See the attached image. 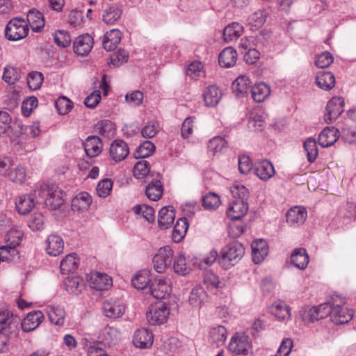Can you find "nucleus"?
Instances as JSON below:
<instances>
[{"instance_id":"1","label":"nucleus","mask_w":356,"mask_h":356,"mask_svg":"<svg viewBox=\"0 0 356 356\" xmlns=\"http://www.w3.org/2000/svg\"><path fill=\"white\" fill-rule=\"evenodd\" d=\"M33 196L37 202L44 201L46 207L51 210L58 209L64 203L63 191L54 185H41L35 190Z\"/></svg>"},{"instance_id":"2","label":"nucleus","mask_w":356,"mask_h":356,"mask_svg":"<svg viewBox=\"0 0 356 356\" xmlns=\"http://www.w3.org/2000/svg\"><path fill=\"white\" fill-rule=\"evenodd\" d=\"M221 256L218 263L224 269H229L236 265L243 257L245 248L238 241H233L226 245L221 250Z\"/></svg>"},{"instance_id":"3","label":"nucleus","mask_w":356,"mask_h":356,"mask_svg":"<svg viewBox=\"0 0 356 356\" xmlns=\"http://www.w3.org/2000/svg\"><path fill=\"white\" fill-rule=\"evenodd\" d=\"M24 131L22 122H15L11 124V118L6 111H0V135L7 134L12 141L17 140Z\"/></svg>"},{"instance_id":"4","label":"nucleus","mask_w":356,"mask_h":356,"mask_svg":"<svg viewBox=\"0 0 356 356\" xmlns=\"http://www.w3.org/2000/svg\"><path fill=\"white\" fill-rule=\"evenodd\" d=\"M26 21L21 18H13L7 24L5 29L6 38L10 41H17L26 37L29 33Z\"/></svg>"},{"instance_id":"5","label":"nucleus","mask_w":356,"mask_h":356,"mask_svg":"<svg viewBox=\"0 0 356 356\" xmlns=\"http://www.w3.org/2000/svg\"><path fill=\"white\" fill-rule=\"evenodd\" d=\"M169 311L163 302L151 305L149 307L146 318L149 324L152 325H161L165 323L168 317Z\"/></svg>"},{"instance_id":"6","label":"nucleus","mask_w":356,"mask_h":356,"mask_svg":"<svg viewBox=\"0 0 356 356\" xmlns=\"http://www.w3.org/2000/svg\"><path fill=\"white\" fill-rule=\"evenodd\" d=\"M173 257V251L170 246L161 248L152 259L153 267L154 270L162 273L165 268L171 264Z\"/></svg>"},{"instance_id":"7","label":"nucleus","mask_w":356,"mask_h":356,"mask_svg":"<svg viewBox=\"0 0 356 356\" xmlns=\"http://www.w3.org/2000/svg\"><path fill=\"white\" fill-rule=\"evenodd\" d=\"M250 347L249 337L243 333H236L229 344V350L236 355H248Z\"/></svg>"},{"instance_id":"8","label":"nucleus","mask_w":356,"mask_h":356,"mask_svg":"<svg viewBox=\"0 0 356 356\" xmlns=\"http://www.w3.org/2000/svg\"><path fill=\"white\" fill-rule=\"evenodd\" d=\"M344 100L342 97H334L328 102L326 106V113L324 120L326 123H331L343 113Z\"/></svg>"},{"instance_id":"9","label":"nucleus","mask_w":356,"mask_h":356,"mask_svg":"<svg viewBox=\"0 0 356 356\" xmlns=\"http://www.w3.org/2000/svg\"><path fill=\"white\" fill-rule=\"evenodd\" d=\"M170 281L166 278H156L149 286L151 295L156 299H163L171 292Z\"/></svg>"},{"instance_id":"10","label":"nucleus","mask_w":356,"mask_h":356,"mask_svg":"<svg viewBox=\"0 0 356 356\" xmlns=\"http://www.w3.org/2000/svg\"><path fill=\"white\" fill-rule=\"evenodd\" d=\"M93 44V38L90 34H82L78 36L74 42V51L79 56H87L90 52Z\"/></svg>"},{"instance_id":"11","label":"nucleus","mask_w":356,"mask_h":356,"mask_svg":"<svg viewBox=\"0 0 356 356\" xmlns=\"http://www.w3.org/2000/svg\"><path fill=\"white\" fill-rule=\"evenodd\" d=\"M145 186V195L147 198L152 201L159 200L163 195V188L160 179V175L157 174L156 177H153L149 181Z\"/></svg>"},{"instance_id":"12","label":"nucleus","mask_w":356,"mask_h":356,"mask_svg":"<svg viewBox=\"0 0 356 356\" xmlns=\"http://www.w3.org/2000/svg\"><path fill=\"white\" fill-rule=\"evenodd\" d=\"M129 153L128 145L122 140H114L110 147L109 155L112 160L120 162L124 160Z\"/></svg>"},{"instance_id":"13","label":"nucleus","mask_w":356,"mask_h":356,"mask_svg":"<svg viewBox=\"0 0 356 356\" xmlns=\"http://www.w3.org/2000/svg\"><path fill=\"white\" fill-rule=\"evenodd\" d=\"M88 281L90 287L98 291L107 289L112 285L111 277L99 272L92 273Z\"/></svg>"},{"instance_id":"14","label":"nucleus","mask_w":356,"mask_h":356,"mask_svg":"<svg viewBox=\"0 0 356 356\" xmlns=\"http://www.w3.org/2000/svg\"><path fill=\"white\" fill-rule=\"evenodd\" d=\"M307 216V211L304 207H294L287 211L286 222L290 226H300L304 223Z\"/></svg>"},{"instance_id":"15","label":"nucleus","mask_w":356,"mask_h":356,"mask_svg":"<svg viewBox=\"0 0 356 356\" xmlns=\"http://www.w3.org/2000/svg\"><path fill=\"white\" fill-rule=\"evenodd\" d=\"M248 210V206L242 199L234 200L229 206L227 214V216L233 220H239L243 217Z\"/></svg>"},{"instance_id":"16","label":"nucleus","mask_w":356,"mask_h":356,"mask_svg":"<svg viewBox=\"0 0 356 356\" xmlns=\"http://www.w3.org/2000/svg\"><path fill=\"white\" fill-rule=\"evenodd\" d=\"M103 310L107 317L117 318L124 313L125 305L120 300H106L104 302Z\"/></svg>"},{"instance_id":"17","label":"nucleus","mask_w":356,"mask_h":356,"mask_svg":"<svg viewBox=\"0 0 356 356\" xmlns=\"http://www.w3.org/2000/svg\"><path fill=\"white\" fill-rule=\"evenodd\" d=\"M44 315L41 311L37 310L29 313L21 323L23 331L28 332L37 328L42 323Z\"/></svg>"},{"instance_id":"18","label":"nucleus","mask_w":356,"mask_h":356,"mask_svg":"<svg viewBox=\"0 0 356 356\" xmlns=\"http://www.w3.org/2000/svg\"><path fill=\"white\" fill-rule=\"evenodd\" d=\"M252 261L254 264L261 263L268 252V247L266 241L257 239L254 241L251 245Z\"/></svg>"},{"instance_id":"19","label":"nucleus","mask_w":356,"mask_h":356,"mask_svg":"<svg viewBox=\"0 0 356 356\" xmlns=\"http://www.w3.org/2000/svg\"><path fill=\"white\" fill-rule=\"evenodd\" d=\"M18 321L17 317L8 310L0 312V332H15L17 330Z\"/></svg>"},{"instance_id":"20","label":"nucleus","mask_w":356,"mask_h":356,"mask_svg":"<svg viewBox=\"0 0 356 356\" xmlns=\"http://www.w3.org/2000/svg\"><path fill=\"white\" fill-rule=\"evenodd\" d=\"M86 155L92 158L98 156L102 150L103 144L99 136H90L83 143Z\"/></svg>"},{"instance_id":"21","label":"nucleus","mask_w":356,"mask_h":356,"mask_svg":"<svg viewBox=\"0 0 356 356\" xmlns=\"http://www.w3.org/2000/svg\"><path fill=\"white\" fill-rule=\"evenodd\" d=\"M153 334L147 329H138L133 337V343L135 346L145 348L150 346L153 343Z\"/></svg>"},{"instance_id":"22","label":"nucleus","mask_w":356,"mask_h":356,"mask_svg":"<svg viewBox=\"0 0 356 356\" xmlns=\"http://www.w3.org/2000/svg\"><path fill=\"white\" fill-rule=\"evenodd\" d=\"M203 98L205 105L208 107L216 106L222 98V92L215 85L209 86L203 92Z\"/></svg>"},{"instance_id":"23","label":"nucleus","mask_w":356,"mask_h":356,"mask_svg":"<svg viewBox=\"0 0 356 356\" xmlns=\"http://www.w3.org/2000/svg\"><path fill=\"white\" fill-rule=\"evenodd\" d=\"M175 213L172 206L163 207L159 212L158 223L161 229H168L174 222Z\"/></svg>"},{"instance_id":"24","label":"nucleus","mask_w":356,"mask_h":356,"mask_svg":"<svg viewBox=\"0 0 356 356\" xmlns=\"http://www.w3.org/2000/svg\"><path fill=\"white\" fill-rule=\"evenodd\" d=\"M339 138V130L334 127L325 128L318 136V143L323 147L334 145Z\"/></svg>"},{"instance_id":"25","label":"nucleus","mask_w":356,"mask_h":356,"mask_svg":"<svg viewBox=\"0 0 356 356\" xmlns=\"http://www.w3.org/2000/svg\"><path fill=\"white\" fill-rule=\"evenodd\" d=\"M46 250L48 254L56 257L63 252L64 242L60 236L56 234L49 235L46 241Z\"/></svg>"},{"instance_id":"26","label":"nucleus","mask_w":356,"mask_h":356,"mask_svg":"<svg viewBox=\"0 0 356 356\" xmlns=\"http://www.w3.org/2000/svg\"><path fill=\"white\" fill-rule=\"evenodd\" d=\"M63 286L68 293L79 295L83 290L85 282L79 276H68L64 280Z\"/></svg>"},{"instance_id":"27","label":"nucleus","mask_w":356,"mask_h":356,"mask_svg":"<svg viewBox=\"0 0 356 356\" xmlns=\"http://www.w3.org/2000/svg\"><path fill=\"white\" fill-rule=\"evenodd\" d=\"M255 175L261 180L266 181L275 175L273 164L268 160H262L258 162L254 168Z\"/></svg>"},{"instance_id":"28","label":"nucleus","mask_w":356,"mask_h":356,"mask_svg":"<svg viewBox=\"0 0 356 356\" xmlns=\"http://www.w3.org/2000/svg\"><path fill=\"white\" fill-rule=\"evenodd\" d=\"M250 79L245 75L238 76L232 83V89L238 97L245 96L251 89Z\"/></svg>"},{"instance_id":"29","label":"nucleus","mask_w":356,"mask_h":356,"mask_svg":"<svg viewBox=\"0 0 356 356\" xmlns=\"http://www.w3.org/2000/svg\"><path fill=\"white\" fill-rule=\"evenodd\" d=\"M291 263L300 270L307 268L309 263V255L303 248H296L291 255Z\"/></svg>"},{"instance_id":"30","label":"nucleus","mask_w":356,"mask_h":356,"mask_svg":"<svg viewBox=\"0 0 356 356\" xmlns=\"http://www.w3.org/2000/svg\"><path fill=\"white\" fill-rule=\"evenodd\" d=\"M316 83L322 90H330L335 85V78L331 72L321 71L316 75Z\"/></svg>"},{"instance_id":"31","label":"nucleus","mask_w":356,"mask_h":356,"mask_svg":"<svg viewBox=\"0 0 356 356\" xmlns=\"http://www.w3.org/2000/svg\"><path fill=\"white\" fill-rule=\"evenodd\" d=\"M121 41L120 31L113 29L108 31L104 36L102 45L105 50L110 51L115 49Z\"/></svg>"},{"instance_id":"32","label":"nucleus","mask_w":356,"mask_h":356,"mask_svg":"<svg viewBox=\"0 0 356 356\" xmlns=\"http://www.w3.org/2000/svg\"><path fill=\"white\" fill-rule=\"evenodd\" d=\"M237 60L236 51L231 47L225 48L219 54L218 62L223 67H230L235 65Z\"/></svg>"},{"instance_id":"33","label":"nucleus","mask_w":356,"mask_h":356,"mask_svg":"<svg viewBox=\"0 0 356 356\" xmlns=\"http://www.w3.org/2000/svg\"><path fill=\"white\" fill-rule=\"evenodd\" d=\"M122 10L116 4H111L105 9L102 13V20L107 24H114L121 17Z\"/></svg>"},{"instance_id":"34","label":"nucleus","mask_w":356,"mask_h":356,"mask_svg":"<svg viewBox=\"0 0 356 356\" xmlns=\"http://www.w3.org/2000/svg\"><path fill=\"white\" fill-rule=\"evenodd\" d=\"M92 201L91 195L87 192H81L72 201V208L75 211L87 210Z\"/></svg>"},{"instance_id":"35","label":"nucleus","mask_w":356,"mask_h":356,"mask_svg":"<svg viewBox=\"0 0 356 356\" xmlns=\"http://www.w3.org/2000/svg\"><path fill=\"white\" fill-rule=\"evenodd\" d=\"M353 316V312L349 309H334L331 316V321L336 325H342L348 323Z\"/></svg>"},{"instance_id":"36","label":"nucleus","mask_w":356,"mask_h":356,"mask_svg":"<svg viewBox=\"0 0 356 356\" xmlns=\"http://www.w3.org/2000/svg\"><path fill=\"white\" fill-rule=\"evenodd\" d=\"M227 330L224 326L218 325L211 329L209 341L216 347L224 344L227 339Z\"/></svg>"},{"instance_id":"37","label":"nucleus","mask_w":356,"mask_h":356,"mask_svg":"<svg viewBox=\"0 0 356 356\" xmlns=\"http://www.w3.org/2000/svg\"><path fill=\"white\" fill-rule=\"evenodd\" d=\"M207 300V294L200 286L194 287L189 296L188 302L194 307H200Z\"/></svg>"},{"instance_id":"38","label":"nucleus","mask_w":356,"mask_h":356,"mask_svg":"<svg viewBox=\"0 0 356 356\" xmlns=\"http://www.w3.org/2000/svg\"><path fill=\"white\" fill-rule=\"evenodd\" d=\"M252 97L256 102L265 101L270 94V87L264 83L255 84L250 89Z\"/></svg>"},{"instance_id":"39","label":"nucleus","mask_w":356,"mask_h":356,"mask_svg":"<svg viewBox=\"0 0 356 356\" xmlns=\"http://www.w3.org/2000/svg\"><path fill=\"white\" fill-rule=\"evenodd\" d=\"M27 24L30 25L33 31H39L44 26V20L42 14L34 10H30L26 15Z\"/></svg>"},{"instance_id":"40","label":"nucleus","mask_w":356,"mask_h":356,"mask_svg":"<svg viewBox=\"0 0 356 356\" xmlns=\"http://www.w3.org/2000/svg\"><path fill=\"white\" fill-rule=\"evenodd\" d=\"M243 26L237 22H233L227 25L223 31V38L229 42L238 39L242 34Z\"/></svg>"},{"instance_id":"41","label":"nucleus","mask_w":356,"mask_h":356,"mask_svg":"<svg viewBox=\"0 0 356 356\" xmlns=\"http://www.w3.org/2000/svg\"><path fill=\"white\" fill-rule=\"evenodd\" d=\"M16 209L18 213L25 215L31 211L34 206V198L30 195L19 196L15 202Z\"/></svg>"},{"instance_id":"42","label":"nucleus","mask_w":356,"mask_h":356,"mask_svg":"<svg viewBox=\"0 0 356 356\" xmlns=\"http://www.w3.org/2000/svg\"><path fill=\"white\" fill-rule=\"evenodd\" d=\"M79 259L76 253H70L65 256L60 262V270L63 273L72 272L78 268Z\"/></svg>"},{"instance_id":"43","label":"nucleus","mask_w":356,"mask_h":356,"mask_svg":"<svg viewBox=\"0 0 356 356\" xmlns=\"http://www.w3.org/2000/svg\"><path fill=\"white\" fill-rule=\"evenodd\" d=\"M270 312L278 320H285L291 316L289 307L280 300L276 301L272 305Z\"/></svg>"},{"instance_id":"44","label":"nucleus","mask_w":356,"mask_h":356,"mask_svg":"<svg viewBox=\"0 0 356 356\" xmlns=\"http://www.w3.org/2000/svg\"><path fill=\"white\" fill-rule=\"evenodd\" d=\"M188 229V222L186 218H181L177 220L172 234V238L175 243L181 241Z\"/></svg>"},{"instance_id":"45","label":"nucleus","mask_w":356,"mask_h":356,"mask_svg":"<svg viewBox=\"0 0 356 356\" xmlns=\"http://www.w3.org/2000/svg\"><path fill=\"white\" fill-rule=\"evenodd\" d=\"M150 166L147 161H138L133 170L134 176L137 179L145 178V181L153 178V175L149 174Z\"/></svg>"},{"instance_id":"46","label":"nucleus","mask_w":356,"mask_h":356,"mask_svg":"<svg viewBox=\"0 0 356 356\" xmlns=\"http://www.w3.org/2000/svg\"><path fill=\"white\" fill-rule=\"evenodd\" d=\"M150 272L143 269L138 272L131 280L132 285L137 289H143L150 282Z\"/></svg>"},{"instance_id":"47","label":"nucleus","mask_w":356,"mask_h":356,"mask_svg":"<svg viewBox=\"0 0 356 356\" xmlns=\"http://www.w3.org/2000/svg\"><path fill=\"white\" fill-rule=\"evenodd\" d=\"M26 177L25 168L21 165H14L7 174V177L11 181L16 184L24 182Z\"/></svg>"},{"instance_id":"48","label":"nucleus","mask_w":356,"mask_h":356,"mask_svg":"<svg viewBox=\"0 0 356 356\" xmlns=\"http://www.w3.org/2000/svg\"><path fill=\"white\" fill-rule=\"evenodd\" d=\"M49 321L58 326L63 325L65 322V312L63 308L50 307L48 312Z\"/></svg>"},{"instance_id":"49","label":"nucleus","mask_w":356,"mask_h":356,"mask_svg":"<svg viewBox=\"0 0 356 356\" xmlns=\"http://www.w3.org/2000/svg\"><path fill=\"white\" fill-rule=\"evenodd\" d=\"M156 147L153 143L146 140L137 147L134 153V156L136 159L149 157L152 155Z\"/></svg>"},{"instance_id":"50","label":"nucleus","mask_w":356,"mask_h":356,"mask_svg":"<svg viewBox=\"0 0 356 356\" xmlns=\"http://www.w3.org/2000/svg\"><path fill=\"white\" fill-rule=\"evenodd\" d=\"M133 211L137 215H140L148 222H153L155 219V211L153 207L147 204H137L133 207Z\"/></svg>"},{"instance_id":"51","label":"nucleus","mask_w":356,"mask_h":356,"mask_svg":"<svg viewBox=\"0 0 356 356\" xmlns=\"http://www.w3.org/2000/svg\"><path fill=\"white\" fill-rule=\"evenodd\" d=\"M20 70L17 67L6 66L3 70V80L8 84H14L20 79Z\"/></svg>"},{"instance_id":"52","label":"nucleus","mask_w":356,"mask_h":356,"mask_svg":"<svg viewBox=\"0 0 356 356\" xmlns=\"http://www.w3.org/2000/svg\"><path fill=\"white\" fill-rule=\"evenodd\" d=\"M220 204V197L215 193L209 192L202 197V206L205 209L214 210Z\"/></svg>"},{"instance_id":"53","label":"nucleus","mask_w":356,"mask_h":356,"mask_svg":"<svg viewBox=\"0 0 356 356\" xmlns=\"http://www.w3.org/2000/svg\"><path fill=\"white\" fill-rule=\"evenodd\" d=\"M173 268L175 273L180 275H186L191 271V268L186 264V257L183 254L175 257Z\"/></svg>"},{"instance_id":"54","label":"nucleus","mask_w":356,"mask_h":356,"mask_svg":"<svg viewBox=\"0 0 356 356\" xmlns=\"http://www.w3.org/2000/svg\"><path fill=\"white\" fill-rule=\"evenodd\" d=\"M304 148L307 152L308 161L310 163L314 162L318 154L316 140L312 138H308L304 143Z\"/></svg>"},{"instance_id":"55","label":"nucleus","mask_w":356,"mask_h":356,"mask_svg":"<svg viewBox=\"0 0 356 356\" xmlns=\"http://www.w3.org/2000/svg\"><path fill=\"white\" fill-rule=\"evenodd\" d=\"M55 105L60 115L67 114L73 107L72 102L64 96L58 97L55 102Z\"/></svg>"},{"instance_id":"56","label":"nucleus","mask_w":356,"mask_h":356,"mask_svg":"<svg viewBox=\"0 0 356 356\" xmlns=\"http://www.w3.org/2000/svg\"><path fill=\"white\" fill-rule=\"evenodd\" d=\"M44 80L43 74L39 72H31L27 77V83L31 90L40 88Z\"/></svg>"},{"instance_id":"57","label":"nucleus","mask_w":356,"mask_h":356,"mask_svg":"<svg viewBox=\"0 0 356 356\" xmlns=\"http://www.w3.org/2000/svg\"><path fill=\"white\" fill-rule=\"evenodd\" d=\"M159 129V124L157 121H151L142 129L141 134L145 138H152L158 134Z\"/></svg>"},{"instance_id":"58","label":"nucleus","mask_w":356,"mask_h":356,"mask_svg":"<svg viewBox=\"0 0 356 356\" xmlns=\"http://www.w3.org/2000/svg\"><path fill=\"white\" fill-rule=\"evenodd\" d=\"M113 187V182L110 179H104L99 181L97 186L96 191L99 197H106L111 193Z\"/></svg>"},{"instance_id":"59","label":"nucleus","mask_w":356,"mask_h":356,"mask_svg":"<svg viewBox=\"0 0 356 356\" xmlns=\"http://www.w3.org/2000/svg\"><path fill=\"white\" fill-rule=\"evenodd\" d=\"M54 39L58 46L66 47L71 43L72 39L70 33L65 31H57L54 34Z\"/></svg>"},{"instance_id":"60","label":"nucleus","mask_w":356,"mask_h":356,"mask_svg":"<svg viewBox=\"0 0 356 356\" xmlns=\"http://www.w3.org/2000/svg\"><path fill=\"white\" fill-rule=\"evenodd\" d=\"M225 145L226 141L223 138L216 136L209 140L208 150L214 155L216 153L220 152L225 147Z\"/></svg>"},{"instance_id":"61","label":"nucleus","mask_w":356,"mask_h":356,"mask_svg":"<svg viewBox=\"0 0 356 356\" xmlns=\"http://www.w3.org/2000/svg\"><path fill=\"white\" fill-rule=\"evenodd\" d=\"M129 53L124 49H119L111 56V64L118 67L127 61Z\"/></svg>"},{"instance_id":"62","label":"nucleus","mask_w":356,"mask_h":356,"mask_svg":"<svg viewBox=\"0 0 356 356\" xmlns=\"http://www.w3.org/2000/svg\"><path fill=\"white\" fill-rule=\"evenodd\" d=\"M38 99L35 97L26 98L22 104V113L24 116H29L32 111L38 106Z\"/></svg>"},{"instance_id":"63","label":"nucleus","mask_w":356,"mask_h":356,"mask_svg":"<svg viewBox=\"0 0 356 356\" xmlns=\"http://www.w3.org/2000/svg\"><path fill=\"white\" fill-rule=\"evenodd\" d=\"M203 282L208 289L213 290L218 287L220 280L216 274L207 272L204 275Z\"/></svg>"},{"instance_id":"64","label":"nucleus","mask_w":356,"mask_h":356,"mask_svg":"<svg viewBox=\"0 0 356 356\" xmlns=\"http://www.w3.org/2000/svg\"><path fill=\"white\" fill-rule=\"evenodd\" d=\"M195 117H188L185 119L181 128V135L184 138H188L193 134Z\"/></svg>"}]
</instances>
